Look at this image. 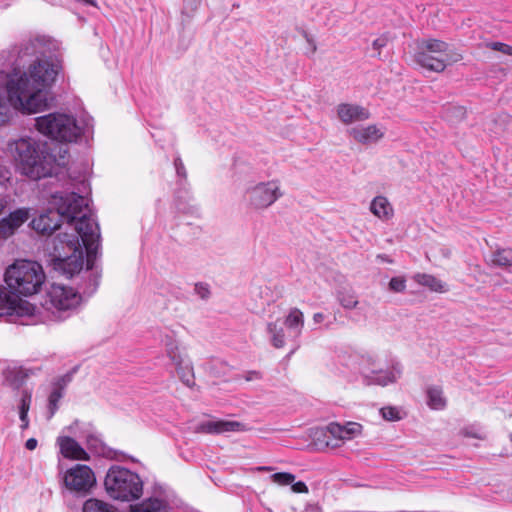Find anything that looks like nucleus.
Listing matches in <instances>:
<instances>
[{"label":"nucleus","mask_w":512,"mask_h":512,"mask_svg":"<svg viewBox=\"0 0 512 512\" xmlns=\"http://www.w3.org/2000/svg\"><path fill=\"white\" fill-rule=\"evenodd\" d=\"M51 204L56 211L49 210L34 218L31 227L42 235H51L60 227L61 218L67 221L75 233L59 234L54 252L58 267L72 277L83 268V248L88 258L96 254L100 245V228L89 208L88 199L81 195L58 192L52 195Z\"/></svg>","instance_id":"nucleus-1"},{"label":"nucleus","mask_w":512,"mask_h":512,"mask_svg":"<svg viewBox=\"0 0 512 512\" xmlns=\"http://www.w3.org/2000/svg\"><path fill=\"white\" fill-rule=\"evenodd\" d=\"M61 68L57 58L38 57L23 73L0 70V126L10 118V106L37 113L48 106L49 88Z\"/></svg>","instance_id":"nucleus-2"},{"label":"nucleus","mask_w":512,"mask_h":512,"mask_svg":"<svg viewBox=\"0 0 512 512\" xmlns=\"http://www.w3.org/2000/svg\"><path fill=\"white\" fill-rule=\"evenodd\" d=\"M9 150L20 172L32 180L51 176L55 167L65 166L68 150L60 147L59 156L40 150L37 142L29 137L20 138L9 144Z\"/></svg>","instance_id":"nucleus-3"},{"label":"nucleus","mask_w":512,"mask_h":512,"mask_svg":"<svg viewBox=\"0 0 512 512\" xmlns=\"http://www.w3.org/2000/svg\"><path fill=\"white\" fill-rule=\"evenodd\" d=\"M36 129L43 135L59 142H76L81 135L91 131L90 120L78 122L73 116L50 113L35 119Z\"/></svg>","instance_id":"nucleus-4"},{"label":"nucleus","mask_w":512,"mask_h":512,"mask_svg":"<svg viewBox=\"0 0 512 512\" xmlns=\"http://www.w3.org/2000/svg\"><path fill=\"white\" fill-rule=\"evenodd\" d=\"M45 273L34 261H17L6 269L5 282L11 294L31 296L36 294L45 282Z\"/></svg>","instance_id":"nucleus-5"},{"label":"nucleus","mask_w":512,"mask_h":512,"mask_svg":"<svg viewBox=\"0 0 512 512\" xmlns=\"http://www.w3.org/2000/svg\"><path fill=\"white\" fill-rule=\"evenodd\" d=\"M357 365V374L365 385L387 386L396 383L402 375V366L398 361H393L391 366L383 369L372 352H359L354 357Z\"/></svg>","instance_id":"nucleus-6"},{"label":"nucleus","mask_w":512,"mask_h":512,"mask_svg":"<svg viewBox=\"0 0 512 512\" xmlns=\"http://www.w3.org/2000/svg\"><path fill=\"white\" fill-rule=\"evenodd\" d=\"M104 485L109 496L116 500L134 501L143 493V481L139 475L119 466L108 470Z\"/></svg>","instance_id":"nucleus-7"},{"label":"nucleus","mask_w":512,"mask_h":512,"mask_svg":"<svg viewBox=\"0 0 512 512\" xmlns=\"http://www.w3.org/2000/svg\"><path fill=\"white\" fill-rule=\"evenodd\" d=\"M80 301V294L73 288L54 283L47 290L41 305L53 315L54 320L61 321L68 316L69 311L80 304Z\"/></svg>","instance_id":"nucleus-8"},{"label":"nucleus","mask_w":512,"mask_h":512,"mask_svg":"<svg viewBox=\"0 0 512 512\" xmlns=\"http://www.w3.org/2000/svg\"><path fill=\"white\" fill-rule=\"evenodd\" d=\"M283 193L278 180L259 182L249 186L245 191L248 205L255 210H264L274 204Z\"/></svg>","instance_id":"nucleus-9"},{"label":"nucleus","mask_w":512,"mask_h":512,"mask_svg":"<svg viewBox=\"0 0 512 512\" xmlns=\"http://www.w3.org/2000/svg\"><path fill=\"white\" fill-rule=\"evenodd\" d=\"M166 356L175 366L179 379L188 387L195 385L194 369L188 356L182 352L179 344L171 336L166 335L162 340Z\"/></svg>","instance_id":"nucleus-10"},{"label":"nucleus","mask_w":512,"mask_h":512,"mask_svg":"<svg viewBox=\"0 0 512 512\" xmlns=\"http://www.w3.org/2000/svg\"><path fill=\"white\" fill-rule=\"evenodd\" d=\"M65 487L71 492L86 494L96 484V477L87 465L76 464L63 477Z\"/></svg>","instance_id":"nucleus-11"},{"label":"nucleus","mask_w":512,"mask_h":512,"mask_svg":"<svg viewBox=\"0 0 512 512\" xmlns=\"http://www.w3.org/2000/svg\"><path fill=\"white\" fill-rule=\"evenodd\" d=\"M351 422L346 426H341L337 423H330L325 428L316 429L313 434V439L321 448H337L342 445L345 440L350 439L352 428Z\"/></svg>","instance_id":"nucleus-12"},{"label":"nucleus","mask_w":512,"mask_h":512,"mask_svg":"<svg viewBox=\"0 0 512 512\" xmlns=\"http://www.w3.org/2000/svg\"><path fill=\"white\" fill-rule=\"evenodd\" d=\"M36 313V307L30 302L21 299L17 295L7 292L0 286V316L17 315L20 317H32Z\"/></svg>","instance_id":"nucleus-13"},{"label":"nucleus","mask_w":512,"mask_h":512,"mask_svg":"<svg viewBox=\"0 0 512 512\" xmlns=\"http://www.w3.org/2000/svg\"><path fill=\"white\" fill-rule=\"evenodd\" d=\"M30 218L29 208H18L0 220V239L11 237Z\"/></svg>","instance_id":"nucleus-14"},{"label":"nucleus","mask_w":512,"mask_h":512,"mask_svg":"<svg viewBox=\"0 0 512 512\" xmlns=\"http://www.w3.org/2000/svg\"><path fill=\"white\" fill-rule=\"evenodd\" d=\"M244 429V425L238 421L211 419L199 423L195 427V432L206 434H225L243 431Z\"/></svg>","instance_id":"nucleus-15"},{"label":"nucleus","mask_w":512,"mask_h":512,"mask_svg":"<svg viewBox=\"0 0 512 512\" xmlns=\"http://www.w3.org/2000/svg\"><path fill=\"white\" fill-rule=\"evenodd\" d=\"M414 60L421 67L439 73L445 70L450 58L449 56H439L432 52H427L417 48Z\"/></svg>","instance_id":"nucleus-16"},{"label":"nucleus","mask_w":512,"mask_h":512,"mask_svg":"<svg viewBox=\"0 0 512 512\" xmlns=\"http://www.w3.org/2000/svg\"><path fill=\"white\" fill-rule=\"evenodd\" d=\"M385 129L376 124L354 127V140L364 145L377 143L384 137Z\"/></svg>","instance_id":"nucleus-17"},{"label":"nucleus","mask_w":512,"mask_h":512,"mask_svg":"<svg viewBox=\"0 0 512 512\" xmlns=\"http://www.w3.org/2000/svg\"><path fill=\"white\" fill-rule=\"evenodd\" d=\"M57 443L60 447V452L65 458L75 460H88V453L80 446V444L71 437H59Z\"/></svg>","instance_id":"nucleus-18"},{"label":"nucleus","mask_w":512,"mask_h":512,"mask_svg":"<svg viewBox=\"0 0 512 512\" xmlns=\"http://www.w3.org/2000/svg\"><path fill=\"white\" fill-rule=\"evenodd\" d=\"M304 322L305 320L303 312L296 307L291 308L284 319V325L296 337L301 335Z\"/></svg>","instance_id":"nucleus-19"},{"label":"nucleus","mask_w":512,"mask_h":512,"mask_svg":"<svg viewBox=\"0 0 512 512\" xmlns=\"http://www.w3.org/2000/svg\"><path fill=\"white\" fill-rule=\"evenodd\" d=\"M168 505L159 498H148L130 506V512H167Z\"/></svg>","instance_id":"nucleus-20"},{"label":"nucleus","mask_w":512,"mask_h":512,"mask_svg":"<svg viewBox=\"0 0 512 512\" xmlns=\"http://www.w3.org/2000/svg\"><path fill=\"white\" fill-rule=\"evenodd\" d=\"M371 212L380 219L388 220L393 216V208L386 197L377 196L370 205Z\"/></svg>","instance_id":"nucleus-21"},{"label":"nucleus","mask_w":512,"mask_h":512,"mask_svg":"<svg viewBox=\"0 0 512 512\" xmlns=\"http://www.w3.org/2000/svg\"><path fill=\"white\" fill-rule=\"evenodd\" d=\"M417 48L439 56H448L449 45L438 39H422L417 42Z\"/></svg>","instance_id":"nucleus-22"},{"label":"nucleus","mask_w":512,"mask_h":512,"mask_svg":"<svg viewBox=\"0 0 512 512\" xmlns=\"http://www.w3.org/2000/svg\"><path fill=\"white\" fill-rule=\"evenodd\" d=\"M490 264L497 267L512 268V249H496L491 254Z\"/></svg>","instance_id":"nucleus-23"},{"label":"nucleus","mask_w":512,"mask_h":512,"mask_svg":"<svg viewBox=\"0 0 512 512\" xmlns=\"http://www.w3.org/2000/svg\"><path fill=\"white\" fill-rule=\"evenodd\" d=\"M272 345L279 349L285 346V334L283 328L277 322H269L266 327Z\"/></svg>","instance_id":"nucleus-24"},{"label":"nucleus","mask_w":512,"mask_h":512,"mask_svg":"<svg viewBox=\"0 0 512 512\" xmlns=\"http://www.w3.org/2000/svg\"><path fill=\"white\" fill-rule=\"evenodd\" d=\"M390 41L391 37L389 34H382L372 41L371 48H368L367 52L371 57H377L381 60H384L388 57V55L386 54L384 57H382V50L387 47Z\"/></svg>","instance_id":"nucleus-25"},{"label":"nucleus","mask_w":512,"mask_h":512,"mask_svg":"<svg viewBox=\"0 0 512 512\" xmlns=\"http://www.w3.org/2000/svg\"><path fill=\"white\" fill-rule=\"evenodd\" d=\"M428 405L435 410H441L446 406V400L443 397V392L439 387H430L427 390Z\"/></svg>","instance_id":"nucleus-26"},{"label":"nucleus","mask_w":512,"mask_h":512,"mask_svg":"<svg viewBox=\"0 0 512 512\" xmlns=\"http://www.w3.org/2000/svg\"><path fill=\"white\" fill-rule=\"evenodd\" d=\"M415 280L417 283L430 288L432 291H435V292L445 291L444 284L439 279H437L436 277H434L432 275L417 274L415 276Z\"/></svg>","instance_id":"nucleus-27"},{"label":"nucleus","mask_w":512,"mask_h":512,"mask_svg":"<svg viewBox=\"0 0 512 512\" xmlns=\"http://www.w3.org/2000/svg\"><path fill=\"white\" fill-rule=\"evenodd\" d=\"M44 39L43 38H35L33 40L25 43L20 50V55H44L43 50Z\"/></svg>","instance_id":"nucleus-28"},{"label":"nucleus","mask_w":512,"mask_h":512,"mask_svg":"<svg viewBox=\"0 0 512 512\" xmlns=\"http://www.w3.org/2000/svg\"><path fill=\"white\" fill-rule=\"evenodd\" d=\"M70 381V376H66L62 378L63 385L59 388L54 389L49 396V418H51L56 410L58 409V402L63 397V387Z\"/></svg>","instance_id":"nucleus-29"},{"label":"nucleus","mask_w":512,"mask_h":512,"mask_svg":"<svg viewBox=\"0 0 512 512\" xmlns=\"http://www.w3.org/2000/svg\"><path fill=\"white\" fill-rule=\"evenodd\" d=\"M83 512H117V510L104 501L89 499L84 503Z\"/></svg>","instance_id":"nucleus-30"},{"label":"nucleus","mask_w":512,"mask_h":512,"mask_svg":"<svg viewBox=\"0 0 512 512\" xmlns=\"http://www.w3.org/2000/svg\"><path fill=\"white\" fill-rule=\"evenodd\" d=\"M295 478V475L289 472H278L271 475L272 482L280 486L291 485Z\"/></svg>","instance_id":"nucleus-31"},{"label":"nucleus","mask_w":512,"mask_h":512,"mask_svg":"<svg viewBox=\"0 0 512 512\" xmlns=\"http://www.w3.org/2000/svg\"><path fill=\"white\" fill-rule=\"evenodd\" d=\"M338 118L344 124L352 123V106L349 104H340L337 108Z\"/></svg>","instance_id":"nucleus-32"},{"label":"nucleus","mask_w":512,"mask_h":512,"mask_svg":"<svg viewBox=\"0 0 512 512\" xmlns=\"http://www.w3.org/2000/svg\"><path fill=\"white\" fill-rule=\"evenodd\" d=\"M382 417L387 421H397L401 419L400 412L396 407L387 406L380 409Z\"/></svg>","instance_id":"nucleus-33"},{"label":"nucleus","mask_w":512,"mask_h":512,"mask_svg":"<svg viewBox=\"0 0 512 512\" xmlns=\"http://www.w3.org/2000/svg\"><path fill=\"white\" fill-rule=\"evenodd\" d=\"M406 288V280L403 277H393L389 282V289L393 292H403Z\"/></svg>","instance_id":"nucleus-34"},{"label":"nucleus","mask_w":512,"mask_h":512,"mask_svg":"<svg viewBox=\"0 0 512 512\" xmlns=\"http://www.w3.org/2000/svg\"><path fill=\"white\" fill-rule=\"evenodd\" d=\"M487 47L506 55H512V46L502 42H490L487 44Z\"/></svg>","instance_id":"nucleus-35"},{"label":"nucleus","mask_w":512,"mask_h":512,"mask_svg":"<svg viewBox=\"0 0 512 512\" xmlns=\"http://www.w3.org/2000/svg\"><path fill=\"white\" fill-rule=\"evenodd\" d=\"M32 395L28 390H23L20 399L19 411L29 412Z\"/></svg>","instance_id":"nucleus-36"},{"label":"nucleus","mask_w":512,"mask_h":512,"mask_svg":"<svg viewBox=\"0 0 512 512\" xmlns=\"http://www.w3.org/2000/svg\"><path fill=\"white\" fill-rule=\"evenodd\" d=\"M370 116L369 111L361 106H354V121L355 120H366Z\"/></svg>","instance_id":"nucleus-37"},{"label":"nucleus","mask_w":512,"mask_h":512,"mask_svg":"<svg viewBox=\"0 0 512 512\" xmlns=\"http://www.w3.org/2000/svg\"><path fill=\"white\" fill-rule=\"evenodd\" d=\"M447 117L451 120L452 116H455L458 119H463L465 117L466 111L463 107H452L448 110Z\"/></svg>","instance_id":"nucleus-38"},{"label":"nucleus","mask_w":512,"mask_h":512,"mask_svg":"<svg viewBox=\"0 0 512 512\" xmlns=\"http://www.w3.org/2000/svg\"><path fill=\"white\" fill-rule=\"evenodd\" d=\"M291 489L294 493H308L309 489L307 485L303 481L293 482L291 484Z\"/></svg>","instance_id":"nucleus-39"},{"label":"nucleus","mask_w":512,"mask_h":512,"mask_svg":"<svg viewBox=\"0 0 512 512\" xmlns=\"http://www.w3.org/2000/svg\"><path fill=\"white\" fill-rule=\"evenodd\" d=\"M174 166H175L177 175L185 178L186 177V169H185V166H184L181 158L177 157L174 160Z\"/></svg>","instance_id":"nucleus-40"},{"label":"nucleus","mask_w":512,"mask_h":512,"mask_svg":"<svg viewBox=\"0 0 512 512\" xmlns=\"http://www.w3.org/2000/svg\"><path fill=\"white\" fill-rule=\"evenodd\" d=\"M11 198L7 195L0 196V215L4 213V211L10 207Z\"/></svg>","instance_id":"nucleus-41"},{"label":"nucleus","mask_w":512,"mask_h":512,"mask_svg":"<svg viewBox=\"0 0 512 512\" xmlns=\"http://www.w3.org/2000/svg\"><path fill=\"white\" fill-rule=\"evenodd\" d=\"M196 291H197L198 295L203 299L207 298L210 294L209 289L202 284L196 285Z\"/></svg>","instance_id":"nucleus-42"},{"label":"nucleus","mask_w":512,"mask_h":512,"mask_svg":"<svg viewBox=\"0 0 512 512\" xmlns=\"http://www.w3.org/2000/svg\"><path fill=\"white\" fill-rule=\"evenodd\" d=\"M201 0H184L185 9H190L191 11H195Z\"/></svg>","instance_id":"nucleus-43"},{"label":"nucleus","mask_w":512,"mask_h":512,"mask_svg":"<svg viewBox=\"0 0 512 512\" xmlns=\"http://www.w3.org/2000/svg\"><path fill=\"white\" fill-rule=\"evenodd\" d=\"M338 299H339V302L340 304L346 308V309H349L351 308L352 306V300L351 298L348 296V297H345V296H342L341 294L338 295Z\"/></svg>","instance_id":"nucleus-44"},{"label":"nucleus","mask_w":512,"mask_h":512,"mask_svg":"<svg viewBox=\"0 0 512 512\" xmlns=\"http://www.w3.org/2000/svg\"><path fill=\"white\" fill-rule=\"evenodd\" d=\"M177 208H178L179 211H181L183 213H191V214L194 213L195 210H196L195 206H193V205H188V206L182 205V203H180V202L177 204Z\"/></svg>","instance_id":"nucleus-45"},{"label":"nucleus","mask_w":512,"mask_h":512,"mask_svg":"<svg viewBox=\"0 0 512 512\" xmlns=\"http://www.w3.org/2000/svg\"><path fill=\"white\" fill-rule=\"evenodd\" d=\"M37 444H38V441L37 439L35 438H29L26 443H25V447L28 449V450H34L36 449L37 447Z\"/></svg>","instance_id":"nucleus-46"},{"label":"nucleus","mask_w":512,"mask_h":512,"mask_svg":"<svg viewBox=\"0 0 512 512\" xmlns=\"http://www.w3.org/2000/svg\"><path fill=\"white\" fill-rule=\"evenodd\" d=\"M312 319H313V322H314L315 324H319V323H322V322L324 321L325 316H324V314H323V313L318 312V313H315V314L313 315V318H312Z\"/></svg>","instance_id":"nucleus-47"},{"label":"nucleus","mask_w":512,"mask_h":512,"mask_svg":"<svg viewBox=\"0 0 512 512\" xmlns=\"http://www.w3.org/2000/svg\"><path fill=\"white\" fill-rule=\"evenodd\" d=\"M377 258H378V259H380V260H381V261H383V262L393 263V260H392V259H390V257H389L388 255H386V254H379V255L377 256Z\"/></svg>","instance_id":"nucleus-48"},{"label":"nucleus","mask_w":512,"mask_h":512,"mask_svg":"<svg viewBox=\"0 0 512 512\" xmlns=\"http://www.w3.org/2000/svg\"><path fill=\"white\" fill-rule=\"evenodd\" d=\"M19 418H20L21 422L29 421L28 412L19 411Z\"/></svg>","instance_id":"nucleus-49"},{"label":"nucleus","mask_w":512,"mask_h":512,"mask_svg":"<svg viewBox=\"0 0 512 512\" xmlns=\"http://www.w3.org/2000/svg\"><path fill=\"white\" fill-rule=\"evenodd\" d=\"M256 471H272L273 467L271 466H258L255 468Z\"/></svg>","instance_id":"nucleus-50"},{"label":"nucleus","mask_w":512,"mask_h":512,"mask_svg":"<svg viewBox=\"0 0 512 512\" xmlns=\"http://www.w3.org/2000/svg\"><path fill=\"white\" fill-rule=\"evenodd\" d=\"M362 426L354 422V437L361 432Z\"/></svg>","instance_id":"nucleus-51"},{"label":"nucleus","mask_w":512,"mask_h":512,"mask_svg":"<svg viewBox=\"0 0 512 512\" xmlns=\"http://www.w3.org/2000/svg\"><path fill=\"white\" fill-rule=\"evenodd\" d=\"M464 435L466 436H471V437H474V438H480V436L476 433H469L468 431H464Z\"/></svg>","instance_id":"nucleus-52"},{"label":"nucleus","mask_w":512,"mask_h":512,"mask_svg":"<svg viewBox=\"0 0 512 512\" xmlns=\"http://www.w3.org/2000/svg\"><path fill=\"white\" fill-rule=\"evenodd\" d=\"M28 426H29V421H26V422H22L20 427L22 430H25L28 428Z\"/></svg>","instance_id":"nucleus-53"},{"label":"nucleus","mask_w":512,"mask_h":512,"mask_svg":"<svg viewBox=\"0 0 512 512\" xmlns=\"http://www.w3.org/2000/svg\"><path fill=\"white\" fill-rule=\"evenodd\" d=\"M315 51H316V46H315V45H313V47H312V52H315Z\"/></svg>","instance_id":"nucleus-54"}]
</instances>
